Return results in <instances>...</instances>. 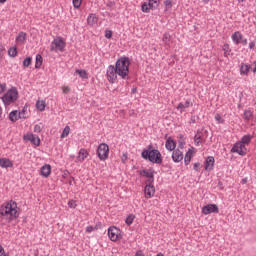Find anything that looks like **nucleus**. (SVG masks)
I'll list each match as a JSON object with an SVG mask.
<instances>
[{
	"mask_svg": "<svg viewBox=\"0 0 256 256\" xmlns=\"http://www.w3.org/2000/svg\"><path fill=\"white\" fill-rule=\"evenodd\" d=\"M129 65H131L129 57L124 56L116 61L115 66H108L106 75L109 83H115V81H117V75L121 77V79H129Z\"/></svg>",
	"mask_w": 256,
	"mask_h": 256,
	"instance_id": "obj_1",
	"label": "nucleus"
},
{
	"mask_svg": "<svg viewBox=\"0 0 256 256\" xmlns=\"http://www.w3.org/2000/svg\"><path fill=\"white\" fill-rule=\"evenodd\" d=\"M0 215L3 216V219H7L8 223L14 221L19 217V211H17V202L11 200L10 202L4 204L0 208Z\"/></svg>",
	"mask_w": 256,
	"mask_h": 256,
	"instance_id": "obj_2",
	"label": "nucleus"
},
{
	"mask_svg": "<svg viewBox=\"0 0 256 256\" xmlns=\"http://www.w3.org/2000/svg\"><path fill=\"white\" fill-rule=\"evenodd\" d=\"M142 159L150 161V163H155L156 165H161L163 163V158L161 152L153 148V144L148 145L147 149H144L141 153Z\"/></svg>",
	"mask_w": 256,
	"mask_h": 256,
	"instance_id": "obj_3",
	"label": "nucleus"
},
{
	"mask_svg": "<svg viewBox=\"0 0 256 256\" xmlns=\"http://www.w3.org/2000/svg\"><path fill=\"white\" fill-rule=\"evenodd\" d=\"M97 155L100 161H107L109 159V145L101 143L97 148Z\"/></svg>",
	"mask_w": 256,
	"mask_h": 256,
	"instance_id": "obj_4",
	"label": "nucleus"
},
{
	"mask_svg": "<svg viewBox=\"0 0 256 256\" xmlns=\"http://www.w3.org/2000/svg\"><path fill=\"white\" fill-rule=\"evenodd\" d=\"M65 45V40L61 37H57L52 41L50 51H55V53H57V51H64Z\"/></svg>",
	"mask_w": 256,
	"mask_h": 256,
	"instance_id": "obj_5",
	"label": "nucleus"
},
{
	"mask_svg": "<svg viewBox=\"0 0 256 256\" xmlns=\"http://www.w3.org/2000/svg\"><path fill=\"white\" fill-rule=\"evenodd\" d=\"M159 7V0H148L142 4L141 10L143 13H149V11H155Z\"/></svg>",
	"mask_w": 256,
	"mask_h": 256,
	"instance_id": "obj_6",
	"label": "nucleus"
},
{
	"mask_svg": "<svg viewBox=\"0 0 256 256\" xmlns=\"http://www.w3.org/2000/svg\"><path fill=\"white\" fill-rule=\"evenodd\" d=\"M108 237L112 241H119V239H123V236L121 235V229L111 226L108 228Z\"/></svg>",
	"mask_w": 256,
	"mask_h": 256,
	"instance_id": "obj_7",
	"label": "nucleus"
},
{
	"mask_svg": "<svg viewBox=\"0 0 256 256\" xmlns=\"http://www.w3.org/2000/svg\"><path fill=\"white\" fill-rule=\"evenodd\" d=\"M24 141H29L32 145L39 147L41 145V138L33 133H27L23 136Z\"/></svg>",
	"mask_w": 256,
	"mask_h": 256,
	"instance_id": "obj_8",
	"label": "nucleus"
},
{
	"mask_svg": "<svg viewBox=\"0 0 256 256\" xmlns=\"http://www.w3.org/2000/svg\"><path fill=\"white\" fill-rule=\"evenodd\" d=\"M231 153H238V155H247V147L241 142H237L231 149Z\"/></svg>",
	"mask_w": 256,
	"mask_h": 256,
	"instance_id": "obj_9",
	"label": "nucleus"
},
{
	"mask_svg": "<svg viewBox=\"0 0 256 256\" xmlns=\"http://www.w3.org/2000/svg\"><path fill=\"white\" fill-rule=\"evenodd\" d=\"M204 215H211V213H219V206L217 204H208L202 208Z\"/></svg>",
	"mask_w": 256,
	"mask_h": 256,
	"instance_id": "obj_10",
	"label": "nucleus"
},
{
	"mask_svg": "<svg viewBox=\"0 0 256 256\" xmlns=\"http://www.w3.org/2000/svg\"><path fill=\"white\" fill-rule=\"evenodd\" d=\"M140 175L142 177H147L148 180H146V183H154L155 181V170L149 169V170H143Z\"/></svg>",
	"mask_w": 256,
	"mask_h": 256,
	"instance_id": "obj_11",
	"label": "nucleus"
},
{
	"mask_svg": "<svg viewBox=\"0 0 256 256\" xmlns=\"http://www.w3.org/2000/svg\"><path fill=\"white\" fill-rule=\"evenodd\" d=\"M144 193H145V197L146 199H151V197H153V195H155V186L153 185V183H146V186L144 188Z\"/></svg>",
	"mask_w": 256,
	"mask_h": 256,
	"instance_id": "obj_12",
	"label": "nucleus"
},
{
	"mask_svg": "<svg viewBox=\"0 0 256 256\" xmlns=\"http://www.w3.org/2000/svg\"><path fill=\"white\" fill-rule=\"evenodd\" d=\"M172 160L174 163H181V161H183V152L179 149L174 150L172 153Z\"/></svg>",
	"mask_w": 256,
	"mask_h": 256,
	"instance_id": "obj_13",
	"label": "nucleus"
},
{
	"mask_svg": "<svg viewBox=\"0 0 256 256\" xmlns=\"http://www.w3.org/2000/svg\"><path fill=\"white\" fill-rule=\"evenodd\" d=\"M215 165V158L209 156L205 162V171H213V166Z\"/></svg>",
	"mask_w": 256,
	"mask_h": 256,
	"instance_id": "obj_14",
	"label": "nucleus"
},
{
	"mask_svg": "<svg viewBox=\"0 0 256 256\" xmlns=\"http://www.w3.org/2000/svg\"><path fill=\"white\" fill-rule=\"evenodd\" d=\"M87 157H89V152H87V150L85 148H81L79 150L78 157L76 159L80 163H83V161H85V159H87Z\"/></svg>",
	"mask_w": 256,
	"mask_h": 256,
	"instance_id": "obj_15",
	"label": "nucleus"
},
{
	"mask_svg": "<svg viewBox=\"0 0 256 256\" xmlns=\"http://www.w3.org/2000/svg\"><path fill=\"white\" fill-rule=\"evenodd\" d=\"M0 167L2 169H9V167H13V161L8 158H0Z\"/></svg>",
	"mask_w": 256,
	"mask_h": 256,
	"instance_id": "obj_16",
	"label": "nucleus"
},
{
	"mask_svg": "<svg viewBox=\"0 0 256 256\" xmlns=\"http://www.w3.org/2000/svg\"><path fill=\"white\" fill-rule=\"evenodd\" d=\"M165 147L168 151H175V147H177V144L175 143V140L169 137L166 140Z\"/></svg>",
	"mask_w": 256,
	"mask_h": 256,
	"instance_id": "obj_17",
	"label": "nucleus"
},
{
	"mask_svg": "<svg viewBox=\"0 0 256 256\" xmlns=\"http://www.w3.org/2000/svg\"><path fill=\"white\" fill-rule=\"evenodd\" d=\"M18 96H19V91L17 90V87H11V89H9L7 93H5L2 97H18Z\"/></svg>",
	"mask_w": 256,
	"mask_h": 256,
	"instance_id": "obj_18",
	"label": "nucleus"
},
{
	"mask_svg": "<svg viewBox=\"0 0 256 256\" xmlns=\"http://www.w3.org/2000/svg\"><path fill=\"white\" fill-rule=\"evenodd\" d=\"M243 39V34H241V32L236 31L232 34V41L233 43H235L236 45H239V43H241V40Z\"/></svg>",
	"mask_w": 256,
	"mask_h": 256,
	"instance_id": "obj_19",
	"label": "nucleus"
},
{
	"mask_svg": "<svg viewBox=\"0 0 256 256\" xmlns=\"http://www.w3.org/2000/svg\"><path fill=\"white\" fill-rule=\"evenodd\" d=\"M49 175H51V165L45 164L41 168V176L42 177H49Z\"/></svg>",
	"mask_w": 256,
	"mask_h": 256,
	"instance_id": "obj_20",
	"label": "nucleus"
},
{
	"mask_svg": "<svg viewBox=\"0 0 256 256\" xmlns=\"http://www.w3.org/2000/svg\"><path fill=\"white\" fill-rule=\"evenodd\" d=\"M249 71H251V65L242 63L240 66V75H249Z\"/></svg>",
	"mask_w": 256,
	"mask_h": 256,
	"instance_id": "obj_21",
	"label": "nucleus"
},
{
	"mask_svg": "<svg viewBox=\"0 0 256 256\" xmlns=\"http://www.w3.org/2000/svg\"><path fill=\"white\" fill-rule=\"evenodd\" d=\"M243 119L244 121H246V123H249V121H251L253 119V111L251 110H244V113H243Z\"/></svg>",
	"mask_w": 256,
	"mask_h": 256,
	"instance_id": "obj_22",
	"label": "nucleus"
},
{
	"mask_svg": "<svg viewBox=\"0 0 256 256\" xmlns=\"http://www.w3.org/2000/svg\"><path fill=\"white\" fill-rule=\"evenodd\" d=\"M191 102L186 101L185 103L180 102L177 106L178 111H180V113H183V111H185V109H188V107H190Z\"/></svg>",
	"mask_w": 256,
	"mask_h": 256,
	"instance_id": "obj_23",
	"label": "nucleus"
},
{
	"mask_svg": "<svg viewBox=\"0 0 256 256\" xmlns=\"http://www.w3.org/2000/svg\"><path fill=\"white\" fill-rule=\"evenodd\" d=\"M41 65H43V56H41V54H37L35 61V69H41Z\"/></svg>",
	"mask_w": 256,
	"mask_h": 256,
	"instance_id": "obj_24",
	"label": "nucleus"
},
{
	"mask_svg": "<svg viewBox=\"0 0 256 256\" xmlns=\"http://www.w3.org/2000/svg\"><path fill=\"white\" fill-rule=\"evenodd\" d=\"M46 106L47 103L45 102V100H38L36 102V108L38 109V111H45Z\"/></svg>",
	"mask_w": 256,
	"mask_h": 256,
	"instance_id": "obj_25",
	"label": "nucleus"
},
{
	"mask_svg": "<svg viewBox=\"0 0 256 256\" xmlns=\"http://www.w3.org/2000/svg\"><path fill=\"white\" fill-rule=\"evenodd\" d=\"M26 39H27V33L25 32H20L16 37L17 43H25Z\"/></svg>",
	"mask_w": 256,
	"mask_h": 256,
	"instance_id": "obj_26",
	"label": "nucleus"
},
{
	"mask_svg": "<svg viewBox=\"0 0 256 256\" xmlns=\"http://www.w3.org/2000/svg\"><path fill=\"white\" fill-rule=\"evenodd\" d=\"M87 23L90 27H93L97 23V17L94 14H90L87 18Z\"/></svg>",
	"mask_w": 256,
	"mask_h": 256,
	"instance_id": "obj_27",
	"label": "nucleus"
},
{
	"mask_svg": "<svg viewBox=\"0 0 256 256\" xmlns=\"http://www.w3.org/2000/svg\"><path fill=\"white\" fill-rule=\"evenodd\" d=\"M251 139H253V135H245L242 137L240 143H242V145H249V143H251Z\"/></svg>",
	"mask_w": 256,
	"mask_h": 256,
	"instance_id": "obj_28",
	"label": "nucleus"
},
{
	"mask_svg": "<svg viewBox=\"0 0 256 256\" xmlns=\"http://www.w3.org/2000/svg\"><path fill=\"white\" fill-rule=\"evenodd\" d=\"M191 157H193V151L189 150L184 157L185 165H189V163H191Z\"/></svg>",
	"mask_w": 256,
	"mask_h": 256,
	"instance_id": "obj_29",
	"label": "nucleus"
},
{
	"mask_svg": "<svg viewBox=\"0 0 256 256\" xmlns=\"http://www.w3.org/2000/svg\"><path fill=\"white\" fill-rule=\"evenodd\" d=\"M76 74L79 75V77H81L82 79H88L89 75L87 74V71L85 70H76Z\"/></svg>",
	"mask_w": 256,
	"mask_h": 256,
	"instance_id": "obj_30",
	"label": "nucleus"
},
{
	"mask_svg": "<svg viewBox=\"0 0 256 256\" xmlns=\"http://www.w3.org/2000/svg\"><path fill=\"white\" fill-rule=\"evenodd\" d=\"M162 41H163V43H165V45H169V43H171V34L170 33H164Z\"/></svg>",
	"mask_w": 256,
	"mask_h": 256,
	"instance_id": "obj_31",
	"label": "nucleus"
},
{
	"mask_svg": "<svg viewBox=\"0 0 256 256\" xmlns=\"http://www.w3.org/2000/svg\"><path fill=\"white\" fill-rule=\"evenodd\" d=\"M3 103H15L17 97H1Z\"/></svg>",
	"mask_w": 256,
	"mask_h": 256,
	"instance_id": "obj_32",
	"label": "nucleus"
},
{
	"mask_svg": "<svg viewBox=\"0 0 256 256\" xmlns=\"http://www.w3.org/2000/svg\"><path fill=\"white\" fill-rule=\"evenodd\" d=\"M133 221H135V215L130 214L126 217L125 223L126 225H133Z\"/></svg>",
	"mask_w": 256,
	"mask_h": 256,
	"instance_id": "obj_33",
	"label": "nucleus"
},
{
	"mask_svg": "<svg viewBox=\"0 0 256 256\" xmlns=\"http://www.w3.org/2000/svg\"><path fill=\"white\" fill-rule=\"evenodd\" d=\"M201 137H202L201 131H197L196 135L194 136L195 145H199V143H201Z\"/></svg>",
	"mask_w": 256,
	"mask_h": 256,
	"instance_id": "obj_34",
	"label": "nucleus"
},
{
	"mask_svg": "<svg viewBox=\"0 0 256 256\" xmlns=\"http://www.w3.org/2000/svg\"><path fill=\"white\" fill-rule=\"evenodd\" d=\"M9 57H17V47H12L8 50Z\"/></svg>",
	"mask_w": 256,
	"mask_h": 256,
	"instance_id": "obj_35",
	"label": "nucleus"
},
{
	"mask_svg": "<svg viewBox=\"0 0 256 256\" xmlns=\"http://www.w3.org/2000/svg\"><path fill=\"white\" fill-rule=\"evenodd\" d=\"M18 117L19 119H27V117H29V115H27V110L23 108L22 111L18 113Z\"/></svg>",
	"mask_w": 256,
	"mask_h": 256,
	"instance_id": "obj_36",
	"label": "nucleus"
},
{
	"mask_svg": "<svg viewBox=\"0 0 256 256\" xmlns=\"http://www.w3.org/2000/svg\"><path fill=\"white\" fill-rule=\"evenodd\" d=\"M9 119L12 123H15V121H17V111L10 112Z\"/></svg>",
	"mask_w": 256,
	"mask_h": 256,
	"instance_id": "obj_37",
	"label": "nucleus"
},
{
	"mask_svg": "<svg viewBox=\"0 0 256 256\" xmlns=\"http://www.w3.org/2000/svg\"><path fill=\"white\" fill-rule=\"evenodd\" d=\"M71 131V128L69 126H66L61 134V138L65 139L69 135V132Z\"/></svg>",
	"mask_w": 256,
	"mask_h": 256,
	"instance_id": "obj_38",
	"label": "nucleus"
},
{
	"mask_svg": "<svg viewBox=\"0 0 256 256\" xmlns=\"http://www.w3.org/2000/svg\"><path fill=\"white\" fill-rule=\"evenodd\" d=\"M41 131H43V124L42 123L36 124L34 126V133H41Z\"/></svg>",
	"mask_w": 256,
	"mask_h": 256,
	"instance_id": "obj_39",
	"label": "nucleus"
},
{
	"mask_svg": "<svg viewBox=\"0 0 256 256\" xmlns=\"http://www.w3.org/2000/svg\"><path fill=\"white\" fill-rule=\"evenodd\" d=\"M33 61V58H31L30 56L27 57L24 61H23V67H29V65H31Z\"/></svg>",
	"mask_w": 256,
	"mask_h": 256,
	"instance_id": "obj_40",
	"label": "nucleus"
},
{
	"mask_svg": "<svg viewBox=\"0 0 256 256\" xmlns=\"http://www.w3.org/2000/svg\"><path fill=\"white\" fill-rule=\"evenodd\" d=\"M164 5L166 7V11H168V9H172L173 7V1L172 0H165L164 1Z\"/></svg>",
	"mask_w": 256,
	"mask_h": 256,
	"instance_id": "obj_41",
	"label": "nucleus"
},
{
	"mask_svg": "<svg viewBox=\"0 0 256 256\" xmlns=\"http://www.w3.org/2000/svg\"><path fill=\"white\" fill-rule=\"evenodd\" d=\"M74 9H79L81 7V3H83V0H72Z\"/></svg>",
	"mask_w": 256,
	"mask_h": 256,
	"instance_id": "obj_42",
	"label": "nucleus"
},
{
	"mask_svg": "<svg viewBox=\"0 0 256 256\" xmlns=\"http://www.w3.org/2000/svg\"><path fill=\"white\" fill-rule=\"evenodd\" d=\"M68 206L70 207V209H75V207H77V202H75L74 200H70L68 202Z\"/></svg>",
	"mask_w": 256,
	"mask_h": 256,
	"instance_id": "obj_43",
	"label": "nucleus"
},
{
	"mask_svg": "<svg viewBox=\"0 0 256 256\" xmlns=\"http://www.w3.org/2000/svg\"><path fill=\"white\" fill-rule=\"evenodd\" d=\"M105 37H106V39H111L113 37V31L106 30L105 31Z\"/></svg>",
	"mask_w": 256,
	"mask_h": 256,
	"instance_id": "obj_44",
	"label": "nucleus"
},
{
	"mask_svg": "<svg viewBox=\"0 0 256 256\" xmlns=\"http://www.w3.org/2000/svg\"><path fill=\"white\" fill-rule=\"evenodd\" d=\"M5 89H7V84L6 83L0 84V95L2 93H5Z\"/></svg>",
	"mask_w": 256,
	"mask_h": 256,
	"instance_id": "obj_45",
	"label": "nucleus"
},
{
	"mask_svg": "<svg viewBox=\"0 0 256 256\" xmlns=\"http://www.w3.org/2000/svg\"><path fill=\"white\" fill-rule=\"evenodd\" d=\"M215 119H216V121H218V123H224L225 122V120H223V118H221V115H219V114H216Z\"/></svg>",
	"mask_w": 256,
	"mask_h": 256,
	"instance_id": "obj_46",
	"label": "nucleus"
},
{
	"mask_svg": "<svg viewBox=\"0 0 256 256\" xmlns=\"http://www.w3.org/2000/svg\"><path fill=\"white\" fill-rule=\"evenodd\" d=\"M199 167H201V163L199 162L194 163V166H193L194 171H199Z\"/></svg>",
	"mask_w": 256,
	"mask_h": 256,
	"instance_id": "obj_47",
	"label": "nucleus"
},
{
	"mask_svg": "<svg viewBox=\"0 0 256 256\" xmlns=\"http://www.w3.org/2000/svg\"><path fill=\"white\" fill-rule=\"evenodd\" d=\"M0 256H7V253H5V248H3V246H0Z\"/></svg>",
	"mask_w": 256,
	"mask_h": 256,
	"instance_id": "obj_48",
	"label": "nucleus"
},
{
	"mask_svg": "<svg viewBox=\"0 0 256 256\" xmlns=\"http://www.w3.org/2000/svg\"><path fill=\"white\" fill-rule=\"evenodd\" d=\"M71 91V88H69V86H64L63 87V93H65V95H67V93Z\"/></svg>",
	"mask_w": 256,
	"mask_h": 256,
	"instance_id": "obj_49",
	"label": "nucleus"
},
{
	"mask_svg": "<svg viewBox=\"0 0 256 256\" xmlns=\"http://www.w3.org/2000/svg\"><path fill=\"white\" fill-rule=\"evenodd\" d=\"M93 226H88L87 228H86V232L87 233H91V232H93Z\"/></svg>",
	"mask_w": 256,
	"mask_h": 256,
	"instance_id": "obj_50",
	"label": "nucleus"
},
{
	"mask_svg": "<svg viewBox=\"0 0 256 256\" xmlns=\"http://www.w3.org/2000/svg\"><path fill=\"white\" fill-rule=\"evenodd\" d=\"M137 93V87H133L131 89V95H135Z\"/></svg>",
	"mask_w": 256,
	"mask_h": 256,
	"instance_id": "obj_51",
	"label": "nucleus"
},
{
	"mask_svg": "<svg viewBox=\"0 0 256 256\" xmlns=\"http://www.w3.org/2000/svg\"><path fill=\"white\" fill-rule=\"evenodd\" d=\"M240 43H242V45H247V38H242L241 40H240Z\"/></svg>",
	"mask_w": 256,
	"mask_h": 256,
	"instance_id": "obj_52",
	"label": "nucleus"
},
{
	"mask_svg": "<svg viewBox=\"0 0 256 256\" xmlns=\"http://www.w3.org/2000/svg\"><path fill=\"white\" fill-rule=\"evenodd\" d=\"M0 121H3V108L0 106Z\"/></svg>",
	"mask_w": 256,
	"mask_h": 256,
	"instance_id": "obj_53",
	"label": "nucleus"
},
{
	"mask_svg": "<svg viewBox=\"0 0 256 256\" xmlns=\"http://www.w3.org/2000/svg\"><path fill=\"white\" fill-rule=\"evenodd\" d=\"M253 47H255V42H250L249 43V49H253Z\"/></svg>",
	"mask_w": 256,
	"mask_h": 256,
	"instance_id": "obj_54",
	"label": "nucleus"
},
{
	"mask_svg": "<svg viewBox=\"0 0 256 256\" xmlns=\"http://www.w3.org/2000/svg\"><path fill=\"white\" fill-rule=\"evenodd\" d=\"M122 161H123V163H125V161H127V154H123Z\"/></svg>",
	"mask_w": 256,
	"mask_h": 256,
	"instance_id": "obj_55",
	"label": "nucleus"
},
{
	"mask_svg": "<svg viewBox=\"0 0 256 256\" xmlns=\"http://www.w3.org/2000/svg\"><path fill=\"white\" fill-rule=\"evenodd\" d=\"M135 256H145V255H143V252L137 251L136 254H135Z\"/></svg>",
	"mask_w": 256,
	"mask_h": 256,
	"instance_id": "obj_56",
	"label": "nucleus"
},
{
	"mask_svg": "<svg viewBox=\"0 0 256 256\" xmlns=\"http://www.w3.org/2000/svg\"><path fill=\"white\" fill-rule=\"evenodd\" d=\"M242 185H246L247 183V178H243L242 181H241Z\"/></svg>",
	"mask_w": 256,
	"mask_h": 256,
	"instance_id": "obj_57",
	"label": "nucleus"
},
{
	"mask_svg": "<svg viewBox=\"0 0 256 256\" xmlns=\"http://www.w3.org/2000/svg\"><path fill=\"white\" fill-rule=\"evenodd\" d=\"M224 51H229V44L224 45Z\"/></svg>",
	"mask_w": 256,
	"mask_h": 256,
	"instance_id": "obj_58",
	"label": "nucleus"
},
{
	"mask_svg": "<svg viewBox=\"0 0 256 256\" xmlns=\"http://www.w3.org/2000/svg\"><path fill=\"white\" fill-rule=\"evenodd\" d=\"M203 3H205V5H207V3H209L210 0H202Z\"/></svg>",
	"mask_w": 256,
	"mask_h": 256,
	"instance_id": "obj_59",
	"label": "nucleus"
},
{
	"mask_svg": "<svg viewBox=\"0 0 256 256\" xmlns=\"http://www.w3.org/2000/svg\"><path fill=\"white\" fill-rule=\"evenodd\" d=\"M253 73H256V68L254 67L253 69L251 68V70Z\"/></svg>",
	"mask_w": 256,
	"mask_h": 256,
	"instance_id": "obj_60",
	"label": "nucleus"
},
{
	"mask_svg": "<svg viewBox=\"0 0 256 256\" xmlns=\"http://www.w3.org/2000/svg\"><path fill=\"white\" fill-rule=\"evenodd\" d=\"M192 123H195V117L191 118Z\"/></svg>",
	"mask_w": 256,
	"mask_h": 256,
	"instance_id": "obj_61",
	"label": "nucleus"
},
{
	"mask_svg": "<svg viewBox=\"0 0 256 256\" xmlns=\"http://www.w3.org/2000/svg\"><path fill=\"white\" fill-rule=\"evenodd\" d=\"M0 3H7V0H0Z\"/></svg>",
	"mask_w": 256,
	"mask_h": 256,
	"instance_id": "obj_62",
	"label": "nucleus"
},
{
	"mask_svg": "<svg viewBox=\"0 0 256 256\" xmlns=\"http://www.w3.org/2000/svg\"><path fill=\"white\" fill-rule=\"evenodd\" d=\"M156 256H165L163 253H158Z\"/></svg>",
	"mask_w": 256,
	"mask_h": 256,
	"instance_id": "obj_63",
	"label": "nucleus"
},
{
	"mask_svg": "<svg viewBox=\"0 0 256 256\" xmlns=\"http://www.w3.org/2000/svg\"><path fill=\"white\" fill-rule=\"evenodd\" d=\"M255 64V69H256V61L253 62Z\"/></svg>",
	"mask_w": 256,
	"mask_h": 256,
	"instance_id": "obj_64",
	"label": "nucleus"
}]
</instances>
